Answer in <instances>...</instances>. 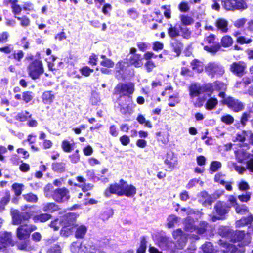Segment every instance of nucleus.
I'll list each match as a JSON object with an SVG mask.
<instances>
[{
	"label": "nucleus",
	"instance_id": "obj_38",
	"mask_svg": "<svg viewBox=\"0 0 253 253\" xmlns=\"http://www.w3.org/2000/svg\"><path fill=\"white\" fill-rule=\"evenodd\" d=\"M52 169L58 172H62L65 169V164L64 163H55L52 165Z\"/></svg>",
	"mask_w": 253,
	"mask_h": 253
},
{
	"label": "nucleus",
	"instance_id": "obj_11",
	"mask_svg": "<svg viewBox=\"0 0 253 253\" xmlns=\"http://www.w3.org/2000/svg\"><path fill=\"white\" fill-rule=\"evenodd\" d=\"M53 198L57 202H63L70 198L69 191L65 188H59L54 191Z\"/></svg>",
	"mask_w": 253,
	"mask_h": 253
},
{
	"label": "nucleus",
	"instance_id": "obj_58",
	"mask_svg": "<svg viewBox=\"0 0 253 253\" xmlns=\"http://www.w3.org/2000/svg\"><path fill=\"white\" fill-rule=\"evenodd\" d=\"M221 120L226 124L230 125L233 123L234 118L230 115H226L221 117Z\"/></svg>",
	"mask_w": 253,
	"mask_h": 253
},
{
	"label": "nucleus",
	"instance_id": "obj_49",
	"mask_svg": "<svg viewBox=\"0 0 253 253\" xmlns=\"http://www.w3.org/2000/svg\"><path fill=\"white\" fill-rule=\"evenodd\" d=\"M18 1L17 0H13L11 1V8L12 9V12L14 14H19L21 12L22 8L17 4Z\"/></svg>",
	"mask_w": 253,
	"mask_h": 253
},
{
	"label": "nucleus",
	"instance_id": "obj_6",
	"mask_svg": "<svg viewBox=\"0 0 253 253\" xmlns=\"http://www.w3.org/2000/svg\"><path fill=\"white\" fill-rule=\"evenodd\" d=\"M36 226L31 224H24L18 227L16 230L17 238L25 240L29 237L31 233L36 229Z\"/></svg>",
	"mask_w": 253,
	"mask_h": 253
},
{
	"label": "nucleus",
	"instance_id": "obj_7",
	"mask_svg": "<svg viewBox=\"0 0 253 253\" xmlns=\"http://www.w3.org/2000/svg\"><path fill=\"white\" fill-rule=\"evenodd\" d=\"M205 71L209 75L213 77L215 75H222L224 73V69L220 64L211 62L206 66Z\"/></svg>",
	"mask_w": 253,
	"mask_h": 253
},
{
	"label": "nucleus",
	"instance_id": "obj_46",
	"mask_svg": "<svg viewBox=\"0 0 253 253\" xmlns=\"http://www.w3.org/2000/svg\"><path fill=\"white\" fill-rule=\"evenodd\" d=\"M253 221V217L252 215H250L247 218H244L243 219H240L236 222V226H241L244 225H247L248 224L250 223Z\"/></svg>",
	"mask_w": 253,
	"mask_h": 253
},
{
	"label": "nucleus",
	"instance_id": "obj_28",
	"mask_svg": "<svg viewBox=\"0 0 253 253\" xmlns=\"http://www.w3.org/2000/svg\"><path fill=\"white\" fill-rule=\"evenodd\" d=\"M82 246L80 242H74L71 245L70 250L73 253H83Z\"/></svg>",
	"mask_w": 253,
	"mask_h": 253
},
{
	"label": "nucleus",
	"instance_id": "obj_40",
	"mask_svg": "<svg viewBox=\"0 0 253 253\" xmlns=\"http://www.w3.org/2000/svg\"><path fill=\"white\" fill-rule=\"evenodd\" d=\"M61 148L63 150L67 153L70 152L73 149V145L67 140H64L61 143Z\"/></svg>",
	"mask_w": 253,
	"mask_h": 253
},
{
	"label": "nucleus",
	"instance_id": "obj_3",
	"mask_svg": "<svg viewBox=\"0 0 253 253\" xmlns=\"http://www.w3.org/2000/svg\"><path fill=\"white\" fill-rule=\"evenodd\" d=\"M27 71L29 76L33 79L39 78L44 72L42 62L39 59L34 60L28 66Z\"/></svg>",
	"mask_w": 253,
	"mask_h": 253
},
{
	"label": "nucleus",
	"instance_id": "obj_8",
	"mask_svg": "<svg viewBox=\"0 0 253 253\" xmlns=\"http://www.w3.org/2000/svg\"><path fill=\"white\" fill-rule=\"evenodd\" d=\"M181 211H186L187 214L189 215V216L186 219L184 223L185 230L190 232L194 231L195 230V228L193 225V221L191 219L190 216L192 215H196V216H197L199 214L200 215L201 213L199 211H196L189 208H182Z\"/></svg>",
	"mask_w": 253,
	"mask_h": 253
},
{
	"label": "nucleus",
	"instance_id": "obj_22",
	"mask_svg": "<svg viewBox=\"0 0 253 253\" xmlns=\"http://www.w3.org/2000/svg\"><path fill=\"white\" fill-rule=\"evenodd\" d=\"M189 91L190 97L194 98L202 93V87L200 84H193L189 87Z\"/></svg>",
	"mask_w": 253,
	"mask_h": 253
},
{
	"label": "nucleus",
	"instance_id": "obj_30",
	"mask_svg": "<svg viewBox=\"0 0 253 253\" xmlns=\"http://www.w3.org/2000/svg\"><path fill=\"white\" fill-rule=\"evenodd\" d=\"M192 69L198 73L203 71V65L202 63L197 60H194L191 63Z\"/></svg>",
	"mask_w": 253,
	"mask_h": 253
},
{
	"label": "nucleus",
	"instance_id": "obj_52",
	"mask_svg": "<svg viewBox=\"0 0 253 253\" xmlns=\"http://www.w3.org/2000/svg\"><path fill=\"white\" fill-rule=\"evenodd\" d=\"M20 22V25L24 27H28L30 25V20L29 18L26 16H23L22 17H15Z\"/></svg>",
	"mask_w": 253,
	"mask_h": 253
},
{
	"label": "nucleus",
	"instance_id": "obj_16",
	"mask_svg": "<svg viewBox=\"0 0 253 253\" xmlns=\"http://www.w3.org/2000/svg\"><path fill=\"white\" fill-rule=\"evenodd\" d=\"M173 236L175 240H177V248H182L185 246L187 240L185 234H183L181 229H177L173 231Z\"/></svg>",
	"mask_w": 253,
	"mask_h": 253
},
{
	"label": "nucleus",
	"instance_id": "obj_35",
	"mask_svg": "<svg viewBox=\"0 0 253 253\" xmlns=\"http://www.w3.org/2000/svg\"><path fill=\"white\" fill-rule=\"evenodd\" d=\"M202 89V93L207 92L208 95L211 96L214 90L213 84H207L201 86Z\"/></svg>",
	"mask_w": 253,
	"mask_h": 253
},
{
	"label": "nucleus",
	"instance_id": "obj_62",
	"mask_svg": "<svg viewBox=\"0 0 253 253\" xmlns=\"http://www.w3.org/2000/svg\"><path fill=\"white\" fill-rule=\"evenodd\" d=\"M252 114H253V111L249 113H244L243 114L241 119V123L243 126L246 125L248 119L252 116Z\"/></svg>",
	"mask_w": 253,
	"mask_h": 253
},
{
	"label": "nucleus",
	"instance_id": "obj_39",
	"mask_svg": "<svg viewBox=\"0 0 253 253\" xmlns=\"http://www.w3.org/2000/svg\"><path fill=\"white\" fill-rule=\"evenodd\" d=\"M51 217V216L48 214H41L35 216L33 217V220L35 222L40 221L42 222H45L48 220Z\"/></svg>",
	"mask_w": 253,
	"mask_h": 253
},
{
	"label": "nucleus",
	"instance_id": "obj_54",
	"mask_svg": "<svg viewBox=\"0 0 253 253\" xmlns=\"http://www.w3.org/2000/svg\"><path fill=\"white\" fill-rule=\"evenodd\" d=\"M181 36L185 39H189L191 37V32L186 27H181L179 26Z\"/></svg>",
	"mask_w": 253,
	"mask_h": 253
},
{
	"label": "nucleus",
	"instance_id": "obj_60",
	"mask_svg": "<svg viewBox=\"0 0 253 253\" xmlns=\"http://www.w3.org/2000/svg\"><path fill=\"white\" fill-rule=\"evenodd\" d=\"M80 71L83 76L86 77L89 76L93 72V69H90L87 66H84L81 68Z\"/></svg>",
	"mask_w": 253,
	"mask_h": 253
},
{
	"label": "nucleus",
	"instance_id": "obj_45",
	"mask_svg": "<svg viewBox=\"0 0 253 253\" xmlns=\"http://www.w3.org/2000/svg\"><path fill=\"white\" fill-rule=\"evenodd\" d=\"M57 205L53 203H49L44 204L43 207V210L45 211H53L57 210Z\"/></svg>",
	"mask_w": 253,
	"mask_h": 253
},
{
	"label": "nucleus",
	"instance_id": "obj_47",
	"mask_svg": "<svg viewBox=\"0 0 253 253\" xmlns=\"http://www.w3.org/2000/svg\"><path fill=\"white\" fill-rule=\"evenodd\" d=\"M229 166L231 168H233L234 170L238 172V173L240 174H243L246 170L245 168L242 166H238L235 163L233 162L229 163Z\"/></svg>",
	"mask_w": 253,
	"mask_h": 253
},
{
	"label": "nucleus",
	"instance_id": "obj_59",
	"mask_svg": "<svg viewBox=\"0 0 253 253\" xmlns=\"http://www.w3.org/2000/svg\"><path fill=\"white\" fill-rule=\"evenodd\" d=\"M147 242L145 239L143 238L141 240L140 246L137 250V253H145L146 249Z\"/></svg>",
	"mask_w": 253,
	"mask_h": 253
},
{
	"label": "nucleus",
	"instance_id": "obj_13",
	"mask_svg": "<svg viewBox=\"0 0 253 253\" xmlns=\"http://www.w3.org/2000/svg\"><path fill=\"white\" fill-rule=\"evenodd\" d=\"M173 88L171 86L166 88L165 91L162 93V95H169V106L174 107L179 102L178 94L176 93H172Z\"/></svg>",
	"mask_w": 253,
	"mask_h": 253
},
{
	"label": "nucleus",
	"instance_id": "obj_20",
	"mask_svg": "<svg viewBox=\"0 0 253 253\" xmlns=\"http://www.w3.org/2000/svg\"><path fill=\"white\" fill-rule=\"evenodd\" d=\"M123 188V195H125L127 197H132L136 193V188L132 185L128 184L125 181Z\"/></svg>",
	"mask_w": 253,
	"mask_h": 253
},
{
	"label": "nucleus",
	"instance_id": "obj_4",
	"mask_svg": "<svg viewBox=\"0 0 253 253\" xmlns=\"http://www.w3.org/2000/svg\"><path fill=\"white\" fill-rule=\"evenodd\" d=\"M221 4L227 10H242L247 8V5L243 0H221Z\"/></svg>",
	"mask_w": 253,
	"mask_h": 253
},
{
	"label": "nucleus",
	"instance_id": "obj_12",
	"mask_svg": "<svg viewBox=\"0 0 253 253\" xmlns=\"http://www.w3.org/2000/svg\"><path fill=\"white\" fill-rule=\"evenodd\" d=\"M215 39V36L213 34L210 35L206 38L205 42L209 44H214V45L212 46H204V49L206 51L212 53H215L219 50V49L220 48V45L218 43L214 42Z\"/></svg>",
	"mask_w": 253,
	"mask_h": 253
},
{
	"label": "nucleus",
	"instance_id": "obj_5",
	"mask_svg": "<svg viewBox=\"0 0 253 253\" xmlns=\"http://www.w3.org/2000/svg\"><path fill=\"white\" fill-rule=\"evenodd\" d=\"M134 91V84L132 83L126 84H119L114 89L115 94L122 96H129L132 94Z\"/></svg>",
	"mask_w": 253,
	"mask_h": 253
},
{
	"label": "nucleus",
	"instance_id": "obj_19",
	"mask_svg": "<svg viewBox=\"0 0 253 253\" xmlns=\"http://www.w3.org/2000/svg\"><path fill=\"white\" fill-rule=\"evenodd\" d=\"M215 25L221 32L223 33L227 32L228 22L226 19L222 18H218L215 21Z\"/></svg>",
	"mask_w": 253,
	"mask_h": 253
},
{
	"label": "nucleus",
	"instance_id": "obj_1",
	"mask_svg": "<svg viewBox=\"0 0 253 253\" xmlns=\"http://www.w3.org/2000/svg\"><path fill=\"white\" fill-rule=\"evenodd\" d=\"M234 244H229L220 240L221 245L224 252H229L231 253H241L244 252V246L250 242L249 235H246L243 231H236L234 236Z\"/></svg>",
	"mask_w": 253,
	"mask_h": 253
},
{
	"label": "nucleus",
	"instance_id": "obj_18",
	"mask_svg": "<svg viewBox=\"0 0 253 253\" xmlns=\"http://www.w3.org/2000/svg\"><path fill=\"white\" fill-rule=\"evenodd\" d=\"M246 68V64L243 62H234L230 67L231 71L237 75L242 74Z\"/></svg>",
	"mask_w": 253,
	"mask_h": 253
},
{
	"label": "nucleus",
	"instance_id": "obj_31",
	"mask_svg": "<svg viewBox=\"0 0 253 253\" xmlns=\"http://www.w3.org/2000/svg\"><path fill=\"white\" fill-rule=\"evenodd\" d=\"M217 103L218 101L216 98L211 97L207 100L205 107L207 110H211L215 108Z\"/></svg>",
	"mask_w": 253,
	"mask_h": 253
},
{
	"label": "nucleus",
	"instance_id": "obj_42",
	"mask_svg": "<svg viewBox=\"0 0 253 253\" xmlns=\"http://www.w3.org/2000/svg\"><path fill=\"white\" fill-rule=\"evenodd\" d=\"M178 218L175 215H169L167 219V226L169 228H172L174 225L177 223Z\"/></svg>",
	"mask_w": 253,
	"mask_h": 253
},
{
	"label": "nucleus",
	"instance_id": "obj_57",
	"mask_svg": "<svg viewBox=\"0 0 253 253\" xmlns=\"http://www.w3.org/2000/svg\"><path fill=\"white\" fill-rule=\"evenodd\" d=\"M127 14L128 15L133 19H137L139 16V13L136 8H132L127 10Z\"/></svg>",
	"mask_w": 253,
	"mask_h": 253
},
{
	"label": "nucleus",
	"instance_id": "obj_44",
	"mask_svg": "<svg viewBox=\"0 0 253 253\" xmlns=\"http://www.w3.org/2000/svg\"><path fill=\"white\" fill-rule=\"evenodd\" d=\"M24 187V185L23 184L15 183L12 185V188L16 196L21 195Z\"/></svg>",
	"mask_w": 253,
	"mask_h": 253
},
{
	"label": "nucleus",
	"instance_id": "obj_55",
	"mask_svg": "<svg viewBox=\"0 0 253 253\" xmlns=\"http://www.w3.org/2000/svg\"><path fill=\"white\" fill-rule=\"evenodd\" d=\"M144 66L146 71L149 73L156 67V64L152 60H148L145 63Z\"/></svg>",
	"mask_w": 253,
	"mask_h": 253
},
{
	"label": "nucleus",
	"instance_id": "obj_56",
	"mask_svg": "<svg viewBox=\"0 0 253 253\" xmlns=\"http://www.w3.org/2000/svg\"><path fill=\"white\" fill-rule=\"evenodd\" d=\"M251 196V193L250 192H246L245 194L240 195L238 196L239 200L242 202H248Z\"/></svg>",
	"mask_w": 253,
	"mask_h": 253
},
{
	"label": "nucleus",
	"instance_id": "obj_21",
	"mask_svg": "<svg viewBox=\"0 0 253 253\" xmlns=\"http://www.w3.org/2000/svg\"><path fill=\"white\" fill-rule=\"evenodd\" d=\"M42 98L44 104L50 105L55 99V95L51 91H46L43 93Z\"/></svg>",
	"mask_w": 253,
	"mask_h": 253
},
{
	"label": "nucleus",
	"instance_id": "obj_53",
	"mask_svg": "<svg viewBox=\"0 0 253 253\" xmlns=\"http://www.w3.org/2000/svg\"><path fill=\"white\" fill-rule=\"evenodd\" d=\"M31 115L28 112L18 113L16 116V119L20 121H25L28 118H30Z\"/></svg>",
	"mask_w": 253,
	"mask_h": 253
},
{
	"label": "nucleus",
	"instance_id": "obj_43",
	"mask_svg": "<svg viewBox=\"0 0 253 253\" xmlns=\"http://www.w3.org/2000/svg\"><path fill=\"white\" fill-rule=\"evenodd\" d=\"M23 197L27 202L31 203H36L38 199L37 196L32 193L24 194Z\"/></svg>",
	"mask_w": 253,
	"mask_h": 253
},
{
	"label": "nucleus",
	"instance_id": "obj_48",
	"mask_svg": "<svg viewBox=\"0 0 253 253\" xmlns=\"http://www.w3.org/2000/svg\"><path fill=\"white\" fill-rule=\"evenodd\" d=\"M204 253H215V251L212 248V245L211 242L205 243L202 246Z\"/></svg>",
	"mask_w": 253,
	"mask_h": 253
},
{
	"label": "nucleus",
	"instance_id": "obj_34",
	"mask_svg": "<svg viewBox=\"0 0 253 253\" xmlns=\"http://www.w3.org/2000/svg\"><path fill=\"white\" fill-rule=\"evenodd\" d=\"M101 58L103 59L100 62V65L107 68H112L114 66V63L111 59L106 57L105 55H101Z\"/></svg>",
	"mask_w": 253,
	"mask_h": 253
},
{
	"label": "nucleus",
	"instance_id": "obj_61",
	"mask_svg": "<svg viewBox=\"0 0 253 253\" xmlns=\"http://www.w3.org/2000/svg\"><path fill=\"white\" fill-rule=\"evenodd\" d=\"M79 150H76L74 154L69 156L71 161L73 163H77L80 160V155Z\"/></svg>",
	"mask_w": 253,
	"mask_h": 253
},
{
	"label": "nucleus",
	"instance_id": "obj_50",
	"mask_svg": "<svg viewBox=\"0 0 253 253\" xmlns=\"http://www.w3.org/2000/svg\"><path fill=\"white\" fill-rule=\"evenodd\" d=\"M228 205H226L227 208L229 209L230 207H235L238 205L236 198L232 195H230L228 198Z\"/></svg>",
	"mask_w": 253,
	"mask_h": 253
},
{
	"label": "nucleus",
	"instance_id": "obj_14",
	"mask_svg": "<svg viewBox=\"0 0 253 253\" xmlns=\"http://www.w3.org/2000/svg\"><path fill=\"white\" fill-rule=\"evenodd\" d=\"M164 163L168 168L172 170L176 167L178 164L177 158L173 152H169L167 154Z\"/></svg>",
	"mask_w": 253,
	"mask_h": 253
},
{
	"label": "nucleus",
	"instance_id": "obj_36",
	"mask_svg": "<svg viewBox=\"0 0 253 253\" xmlns=\"http://www.w3.org/2000/svg\"><path fill=\"white\" fill-rule=\"evenodd\" d=\"M221 43L222 46L224 47H229L233 43L232 38L229 36H225L221 39Z\"/></svg>",
	"mask_w": 253,
	"mask_h": 253
},
{
	"label": "nucleus",
	"instance_id": "obj_17",
	"mask_svg": "<svg viewBox=\"0 0 253 253\" xmlns=\"http://www.w3.org/2000/svg\"><path fill=\"white\" fill-rule=\"evenodd\" d=\"M142 60L143 58L139 54L132 55L128 59L129 64L135 68H140L142 66L143 64Z\"/></svg>",
	"mask_w": 253,
	"mask_h": 253
},
{
	"label": "nucleus",
	"instance_id": "obj_32",
	"mask_svg": "<svg viewBox=\"0 0 253 253\" xmlns=\"http://www.w3.org/2000/svg\"><path fill=\"white\" fill-rule=\"evenodd\" d=\"M12 242L11 234L9 232H4L0 237V243L8 244Z\"/></svg>",
	"mask_w": 253,
	"mask_h": 253
},
{
	"label": "nucleus",
	"instance_id": "obj_33",
	"mask_svg": "<svg viewBox=\"0 0 253 253\" xmlns=\"http://www.w3.org/2000/svg\"><path fill=\"white\" fill-rule=\"evenodd\" d=\"M36 135H34L33 134L29 135L27 137V141L29 142V143L31 145V149L34 151H38L40 150V148L38 147L33 145L34 143L36 142Z\"/></svg>",
	"mask_w": 253,
	"mask_h": 253
},
{
	"label": "nucleus",
	"instance_id": "obj_27",
	"mask_svg": "<svg viewBox=\"0 0 253 253\" xmlns=\"http://www.w3.org/2000/svg\"><path fill=\"white\" fill-rule=\"evenodd\" d=\"M169 27L168 29V34L171 38H175L180 35L179 29L176 26H173L170 24L169 25Z\"/></svg>",
	"mask_w": 253,
	"mask_h": 253
},
{
	"label": "nucleus",
	"instance_id": "obj_9",
	"mask_svg": "<svg viewBox=\"0 0 253 253\" xmlns=\"http://www.w3.org/2000/svg\"><path fill=\"white\" fill-rule=\"evenodd\" d=\"M124 181L121 180L119 183H115L111 185L109 188L106 189L104 194L106 197H109L111 194H115L118 196H123V189Z\"/></svg>",
	"mask_w": 253,
	"mask_h": 253
},
{
	"label": "nucleus",
	"instance_id": "obj_23",
	"mask_svg": "<svg viewBox=\"0 0 253 253\" xmlns=\"http://www.w3.org/2000/svg\"><path fill=\"white\" fill-rule=\"evenodd\" d=\"M11 215L12 217V224L14 225H18L23 221L21 213L16 210H13L11 211Z\"/></svg>",
	"mask_w": 253,
	"mask_h": 253
},
{
	"label": "nucleus",
	"instance_id": "obj_24",
	"mask_svg": "<svg viewBox=\"0 0 253 253\" xmlns=\"http://www.w3.org/2000/svg\"><path fill=\"white\" fill-rule=\"evenodd\" d=\"M87 227L84 225L77 226L75 236L77 238H83L87 232Z\"/></svg>",
	"mask_w": 253,
	"mask_h": 253
},
{
	"label": "nucleus",
	"instance_id": "obj_2",
	"mask_svg": "<svg viewBox=\"0 0 253 253\" xmlns=\"http://www.w3.org/2000/svg\"><path fill=\"white\" fill-rule=\"evenodd\" d=\"M75 216L72 213L67 214L61 221L62 228L60 233L62 236H68L73 231L75 227Z\"/></svg>",
	"mask_w": 253,
	"mask_h": 253
},
{
	"label": "nucleus",
	"instance_id": "obj_37",
	"mask_svg": "<svg viewBox=\"0 0 253 253\" xmlns=\"http://www.w3.org/2000/svg\"><path fill=\"white\" fill-rule=\"evenodd\" d=\"M137 121L140 124H144L146 127L151 128L152 127V124L150 121H147L144 116L141 114H139L137 118Z\"/></svg>",
	"mask_w": 253,
	"mask_h": 253
},
{
	"label": "nucleus",
	"instance_id": "obj_51",
	"mask_svg": "<svg viewBox=\"0 0 253 253\" xmlns=\"http://www.w3.org/2000/svg\"><path fill=\"white\" fill-rule=\"evenodd\" d=\"M197 184H199L201 186H203L204 183L201 181L200 179H193L189 181L188 183L187 184L186 187L188 189H190L196 186Z\"/></svg>",
	"mask_w": 253,
	"mask_h": 253
},
{
	"label": "nucleus",
	"instance_id": "obj_10",
	"mask_svg": "<svg viewBox=\"0 0 253 253\" xmlns=\"http://www.w3.org/2000/svg\"><path fill=\"white\" fill-rule=\"evenodd\" d=\"M222 104L227 105L235 112H239L244 109L243 103L232 97H227L221 101Z\"/></svg>",
	"mask_w": 253,
	"mask_h": 253
},
{
	"label": "nucleus",
	"instance_id": "obj_15",
	"mask_svg": "<svg viewBox=\"0 0 253 253\" xmlns=\"http://www.w3.org/2000/svg\"><path fill=\"white\" fill-rule=\"evenodd\" d=\"M215 210L217 215L219 216L213 217L212 221H214L216 219H220L222 218V216L225 215L228 211V209L226 206L225 203L221 202H218L214 207Z\"/></svg>",
	"mask_w": 253,
	"mask_h": 253
},
{
	"label": "nucleus",
	"instance_id": "obj_41",
	"mask_svg": "<svg viewBox=\"0 0 253 253\" xmlns=\"http://www.w3.org/2000/svg\"><path fill=\"white\" fill-rule=\"evenodd\" d=\"M236 213L240 214H245L248 212V208L245 205H238L235 208Z\"/></svg>",
	"mask_w": 253,
	"mask_h": 253
},
{
	"label": "nucleus",
	"instance_id": "obj_64",
	"mask_svg": "<svg viewBox=\"0 0 253 253\" xmlns=\"http://www.w3.org/2000/svg\"><path fill=\"white\" fill-rule=\"evenodd\" d=\"M238 188L240 190L245 191L249 190L250 188L248 183L243 180L240 181L238 184Z\"/></svg>",
	"mask_w": 253,
	"mask_h": 253
},
{
	"label": "nucleus",
	"instance_id": "obj_26",
	"mask_svg": "<svg viewBox=\"0 0 253 253\" xmlns=\"http://www.w3.org/2000/svg\"><path fill=\"white\" fill-rule=\"evenodd\" d=\"M181 23L183 26H189L194 23V20L191 17L186 15L181 14L179 16Z\"/></svg>",
	"mask_w": 253,
	"mask_h": 253
},
{
	"label": "nucleus",
	"instance_id": "obj_25",
	"mask_svg": "<svg viewBox=\"0 0 253 253\" xmlns=\"http://www.w3.org/2000/svg\"><path fill=\"white\" fill-rule=\"evenodd\" d=\"M83 253H95L96 249L92 243L88 242L83 245Z\"/></svg>",
	"mask_w": 253,
	"mask_h": 253
},
{
	"label": "nucleus",
	"instance_id": "obj_29",
	"mask_svg": "<svg viewBox=\"0 0 253 253\" xmlns=\"http://www.w3.org/2000/svg\"><path fill=\"white\" fill-rule=\"evenodd\" d=\"M237 159L240 162L250 158V154L243 151V150H239L236 153Z\"/></svg>",
	"mask_w": 253,
	"mask_h": 253
},
{
	"label": "nucleus",
	"instance_id": "obj_63",
	"mask_svg": "<svg viewBox=\"0 0 253 253\" xmlns=\"http://www.w3.org/2000/svg\"><path fill=\"white\" fill-rule=\"evenodd\" d=\"M161 8L164 10V15L167 19H170L171 18V10L169 5L168 6H163Z\"/></svg>",
	"mask_w": 253,
	"mask_h": 253
}]
</instances>
